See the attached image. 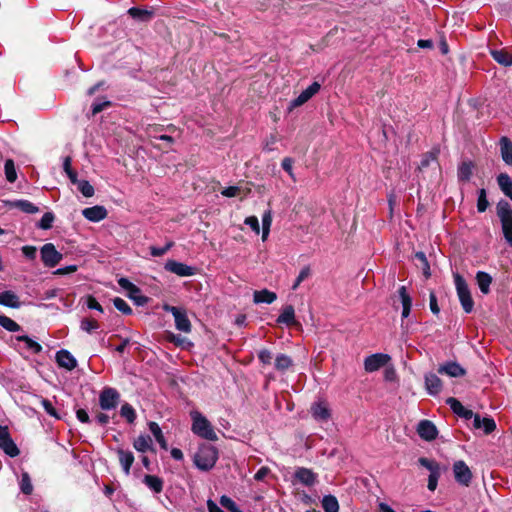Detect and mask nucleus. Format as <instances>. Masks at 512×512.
Here are the masks:
<instances>
[{
  "instance_id": "1",
  "label": "nucleus",
  "mask_w": 512,
  "mask_h": 512,
  "mask_svg": "<svg viewBox=\"0 0 512 512\" xmlns=\"http://www.w3.org/2000/svg\"><path fill=\"white\" fill-rule=\"evenodd\" d=\"M190 416L192 419L191 430L195 435L209 441L218 439L213 426L205 416L198 411H191Z\"/></svg>"
},
{
  "instance_id": "2",
  "label": "nucleus",
  "mask_w": 512,
  "mask_h": 512,
  "mask_svg": "<svg viewBox=\"0 0 512 512\" xmlns=\"http://www.w3.org/2000/svg\"><path fill=\"white\" fill-rule=\"evenodd\" d=\"M218 459V450L209 444L201 445L194 455L195 466L202 470L208 471L214 467Z\"/></svg>"
},
{
  "instance_id": "3",
  "label": "nucleus",
  "mask_w": 512,
  "mask_h": 512,
  "mask_svg": "<svg viewBox=\"0 0 512 512\" xmlns=\"http://www.w3.org/2000/svg\"><path fill=\"white\" fill-rule=\"evenodd\" d=\"M496 214L501 222L502 232L505 240L512 246V207L504 199L496 205Z\"/></svg>"
},
{
  "instance_id": "4",
  "label": "nucleus",
  "mask_w": 512,
  "mask_h": 512,
  "mask_svg": "<svg viewBox=\"0 0 512 512\" xmlns=\"http://www.w3.org/2000/svg\"><path fill=\"white\" fill-rule=\"evenodd\" d=\"M454 283L457 291V295L463 310L466 313H471L474 308V301L472 299L470 290L465 279L458 273L454 274Z\"/></svg>"
},
{
  "instance_id": "5",
  "label": "nucleus",
  "mask_w": 512,
  "mask_h": 512,
  "mask_svg": "<svg viewBox=\"0 0 512 512\" xmlns=\"http://www.w3.org/2000/svg\"><path fill=\"white\" fill-rule=\"evenodd\" d=\"M163 310L173 315L177 330L184 333H189L191 331V322L188 319L185 310L168 304L163 306Z\"/></svg>"
},
{
  "instance_id": "6",
  "label": "nucleus",
  "mask_w": 512,
  "mask_h": 512,
  "mask_svg": "<svg viewBox=\"0 0 512 512\" xmlns=\"http://www.w3.org/2000/svg\"><path fill=\"white\" fill-rule=\"evenodd\" d=\"M120 394L115 388L105 387L99 395V405L103 410H112L117 407Z\"/></svg>"
},
{
  "instance_id": "7",
  "label": "nucleus",
  "mask_w": 512,
  "mask_h": 512,
  "mask_svg": "<svg viewBox=\"0 0 512 512\" xmlns=\"http://www.w3.org/2000/svg\"><path fill=\"white\" fill-rule=\"evenodd\" d=\"M391 360V357L385 353H375L364 359V369L368 373L378 371L385 367Z\"/></svg>"
},
{
  "instance_id": "8",
  "label": "nucleus",
  "mask_w": 512,
  "mask_h": 512,
  "mask_svg": "<svg viewBox=\"0 0 512 512\" xmlns=\"http://www.w3.org/2000/svg\"><path fill=\"white\" fill-rule=\"evenodd\" d=\"M453 473L457 483L469 486L472 480V472L464 461L458 460L453 464Z\"/></svg>"
},
{
  "instance_id": "9",
  "label": "nucleus",
  "mask_w": 512,
  "mask_h": 512,
  "mask_svg": "<svg viewBox=\"0 0 512 512\" xmlns=\"http://www.w3.org/2000/svg\"><path fill=\"white\" fill-rule=\"evenodd\" d=\"M321 88V85L318 82H313L311 85H309L305 90H303L298 97L293 99L290 104L289 108L294 109L296 107L302 106L307 101H309L314 95H316Z\"/></svg>"
},
{
  "instance_id": "10",
  "label": "nucleus",
  "mask_w": 512,
  "mask_h": 512,
  "mask_svg": "<svg viewBox=\"0 0 512 512\" xmlns=\"http://www.w3.org/2000/svg\"><path fill=\"white\" fill-rule=\"evenodd\" d=\"M165 269L181 277L192 276L196 273V268L174 260H169L165 264Z\"/></svg>"
},
{
  "instance_id": "11",
  "label": "nucleus",
  "mask_w": 512,
  "mask_h": 512,
  "mask_svg": "<svg viewBox=\"0 0 512 512\" xmlns=\"http://www.w3.org/2000/svg\"><path fill=\"white\" fill-rule=\"evenodd\" d=\"M294 478L305 486H313L317 482V474L311 469L305 467H297L294 472Z\"/></svg>"
},
{
  "instance_id": "12",
  "label": "nucleus",
  "mask_w": 512,
  "mask_h": 512,
  "mask_svg": "<svg viewBox=\"0 0 512 512\" xmlns=\"http://www.w3.org/2000/svg\"><path fill=\"white\" fill-rule=\"evenodd\" d=\"M417 432L418 435L426 441L436 439L438 434L436 426L429 420H421L418 424Z\"/></svg>"
},
{
  "instance_id": "13",
  "label": "nucleus",
  "mask_w": 512,
  "mask_h": 512,
  "mask_svg": "<svg viewBox=\"0 0 512 512\" xmlns=\"http://www.w3.org/2000/svg\"><path fill=\"white\" fill-rule=\"evenodd\" d=\"M82 215L85 219L91 222H99L106 218L107 210L104 206L95 205L82 210Z\"/></svg>"
},
{
  "instance_id": "14",
  "label": "nucleus",
  "mask_w": 512,
  "mask_h": 512,
  "mask_svg": "<svg viewBox=\"0 0 512 512\" xmlns=\"http://www.w3.org/2000/svg\"><path fill=\"white\" fill-rule=\"evenodd\" d=\"M438 373L450 377H461L465 375L466 371L459 363L449 361L439 366Z\"/></svg>"
},
{
  "instance_id": "15",
  "label": "nucleus",
  "mask_w": 512,
  "mask_h": 512,
  "mask_svg": "<svg viewBox=\"0 0 512 512\" xmlns=\"http://www.w3.org/2000/svg\"><path fill=\"white\" fill-rule=\"evenodd\" d=\"M446 403L447 405H449V407L451 408V410L456 414L458 415L459 417L461 418H464L466 420H469V419H474V416L475 414L473 413L472 410H469L467 408H465L461 402L459 400H457L456 398H453V397H449L447 400H446Z\"/></svg>"
},
{
  "instance_id": "16",
  "label": "nucleus",
  "mask_w": 512,
  "mask_h": 512,
  "mask_svg": "<svg viewBox=\"0 0 512 512\" xmlns=\"http://www.w3.org/2000/svg\"><path fill=\"white\" fill-rule=\"evenodd\" d=\"M57 364L67 370H73L77 366L75 357L65 349H61L56 353Z\"/></svg>"
},
{
  "instance_id": "17",
  "label": "nucleus",
  "mask_w": 512,
  "mask_h": 512,
  "mask_svg": "<svg viewBox=\"0 0 512 512\" xmlns=\"http://www.w3.org/2000/svg\"><path fill=\"white\" fill-rule=\"evenodd\" d=\"M127 13L132 19L141 23L150 22L154 16L153 9H142L139 7H131Z\"/></svg>"
},
{
  "instance_id": "18",
  "label": "nucleus",
  "mask_w": 512,
  "mask_h": 512,
  "mask_svg": "<svg viewBox=\"0 0 512 512\" xmlns=\"http://www.w3.org/2000/svg\"><path fill=\"white\" fill-rule=\"evenodd\" d=\"M116 453L118 455V459L123 469V472L126 475H129L130 469L135 460L133 453L129 450H124L123 448H117Z\"/></svg>"
},
{
  "instance_id": "19",
  "label": "nucleus",
  "mask_w": 512,
  "mask_h": 512,
  "mask_svg": "<svg viewBox=\"0 0 512 512\" xmlns=\"http://www.w3.org/2000/svg\"><path fill=\"white\" fill-rule=\"evenodd\" d=\"M311 414L317 421H327L330 418V410L324 401H319L311 406Z\"/></svg>"
},
{
  "instance_id": "20",
  "label": "nucleus",
  "mask_w": 512,
  "mask_h": 512,
  "mask_svg": "<svg viewBox=\"0 0 512 512\" xmlns=\"http://www.w3.org/2000/svg\"><path fill=\"white\" fill-rule=\"evenodd\" d=\"M473 426L476 429H483L485 434H490L496 429V423L491 417L481 418L479 414H475Z\"/></svg>"
},
{
  "instance_id": "21",
  "label": "nucleus",
  "mask_w": 512,
  "mask_h": 512,
  "mask_svg": "<svg viewBox=\"0 0 512 512\" xmlns=\"http://www.w3.org/2000/svg\"><path fill=\"white\" fill-rule=\"evenodd\" d=\"M500 154L505 164L512 166V141L502 136L499 140Z\"/></svg>"
},
{
  "instance_id": "22",
  "label": "nucleus",
  "mask_w": 512,
  "mask_h": 512,
  "mask_svg": "<svg viewBox=\"0 0 512 512\" xmlns=\"http://www.w3.org/2000/svg\"><path fill=\"white\" fill-rule=\"evenodd\" d=\"M425 387L430 395H437L442 390V381L434 373L425 375Z\"/></svg>"
},
{
  "instance_id": "23",
  "label": "nucleus",
  "mask_w": 512,
  "mask_h": 512,
  "mask_svg": "<svg viewBox=\"0 0 512 512\" xmlns=\"http://www.w3.org/2000/svg\"><path fill=\"white\" fill-rule=\"evenodd\" d=\"M398 294L402 304V318H407L411 311L412 298L408 294L406 286H400Z\"/></svg>"
},
{
  "instance_id": "24",
  "label": "nucleus",
  "mask_w": 512,
  "mask_h": 512,
  "mask_svg": "<svg viewBox=\"0 0 512 512\" xmlns=\"http://www.w3.org/2000/svg\"><path fill=\"white\" fill-rule=\"evenodd\" d=\"M277 299L276 293L269 291L267 289L256 290L253 293V301L256 304H271Z\"/></svg>"
},
{
  "instance_id": "25",
  "label": "nucleus",
  "mask_w": 512,
  "mask_h": 512,
  "mask_svg": "<svg viewBox=\"0 0 512 512\" xmlns=\"http://www.w3.org/2000/svg\"><path fill=\"white\" fill-rule=\"evenodd\" d=\"M278 324H285L291 326L295 323V310L292 305L283 307L281 314L277 318Z\"/></svg>"
},
{
  "instance_id": "26",
  "label": "nucleus",
  "mask_w": 512,
  "mask_h": 512,
  "mask_svg": "<svg viewBox=\"0 0 512 512\" xmlns=\"http://www.w3.org/2000/svg\"><path fill=\"white\" fill-rule=\"evenodd\" d=\"M497 183L499 188L505 196L512 201V179L506 173H501L497 176Z\"/></svg>"
},
{
  "instance_id": "27",
  "label": "nucleus",
  "mask_w": 512,
  "mask_h": 512,
  "mask_svg": "<svg viewBox=\"0 0 512 512\" xmlns=\"http://www.w3.org/2000/svg\"><path fill=\"white\" fill-rule=\"evenodd\" d=\"M0 305L10 308H19L21 303L19 297L14 292L4 291L0 293Z\"/></svg>"
},
{
  "instance_id": "28",
  "label": "nucleus",
  "mask_w": 512,
  "mask_h": 512,
  "mask_svg": "<svg viewBox=\"0 0 512 512\" xmlns=\"http://www.w3.org/2000/svg\"><path fill=\"white\" fill-rule=\"evenodd\" d=\"M133 447L138 452L145 453L153 450V441L149 435H140L134 440Z\"/></svg>"
},
{
  "instance_id": "29",
  "label": "nucleus",
  "mask_w": 512,
  "mask_h": 512,
  "mask_svg": "<svg viewBox=\"0 0 512 512\" xmlns=\"http://www.w3.org/2000/svg\"><path fill=\"white\" fill-rule=\"evenodd\" d=\"M10 206L12 208H17L26 214H35L39 212V208L37 206H35L32 202L24 199L10 202Z\"/></svg>"
},
{
  "instance_id": "30",
  "label": "nucleus",
  "mask_w": 512,
  "mask_h": 512,
  "mask_svg": "<svg viewBox=\"0 0 512 512\" xmlns=\"http://www.w3.org/2000/svg\"><path fill=\"white\" fill-rule=\"evenodd\" d=\"M144 484L154 493L158 494L163 490V480L155 475H145Z\"/></svg>"
},
{
  "instance_id": "31",
  "label": "nucleus",
  "mask_w": 512,
  "mask_h": 512,
  "mask_svg": "<svg viewBox=\"0 0 512 512\" xmlns=\"http://www.w3.org/2000/svg\"><path fill=\"white\" fill-rule=\"evenodd\" d=\"M491 56L492 58L499 63L500 65H503L505 67H509L512 65V55H510L508 52H506L503 49L500 50H491Z\"/></svg>"
},
{
  "instance_id": "32",
  "label": "nucleus",
  "mask_w": 512,
  "mask_h": 512,
  "mask_svg": "<svg viewBox=\"0 0 512 512\" xmlns=\"http://www.w3.org/2000/svg\"><path fill=\"white\" fill-rule=\"evenodd\" d=\"M0 448L10 457H16L19 454V449L9 434L0 440Z\"/></svg>"
},
{
  "instance_id": "33",
  "label": "nucleus",
  "mask_w": 512,
  "mask_h": 512,
  "mask_svg": "<svg viewBox=\"0 0 512 512\" xmlns=\"http://www.w3.org/2000/svg\"><path fill=\"white\" fill-rule=\"evenodd\" d=\"M476 280L480 291L483 294H488L490 292V285L492 282L491 276L488 273L479 271L476 275Z\"/></svg>"
},
{
  "instance_id": "34",
  "label": "nucleus",
  "mask_w": 512,
  "mask_h": 512,
  "mask_svg": "<svg viewBox=\"0 0 512 512\" xmlns=\"http://www.w3.org/2000/svg\"><path fill=\"white\" fill-rule=\"evenodd\" d=\"M473 163L472 162H462L458 167L457 176L459 181L467 182L470 180L473 172Z\"/></svg>"
},
{
  "instance_id": "35",
  "label": "nucleus",
  "mask_w": 512,
  "mask_h": 512,
  "mask_svg": "<svg viewBox=\"0 0 512 512\" xmlns=\"http://www.w3.org/2000/svg\"><path fill=\"white\" fill-rule=\"evenodd\" d=\"M16 340L23 342L25 344V348L33 354H38L42 351V346L27 335L17 336Z\"/></svg>"
},
{
  "instance_id": "36",
  "label": "nucleus",
  "mask_w": 512,
  "mask_h": 512,
  "mask_svg": "<svg viewBox=\"0 0 512 512\" xmlns=\"http://www.w3.org/2000/svg\"><path fill=\"white\" fill-rule=\"evenodd\" d=\"M148 426H149V430L155 437V439L158 442V444L160 445V447L164 450H167V448H168L167 441L165 440V437H164L159 425L156 422H149Z\"/></svg>"
},
{
  "instance_id": "37",
  "label": "nucleus",
  "mask_w": 512,
  "mask_h": 512,
  "mask_svg": "<svg viewBox=\"0 0 512 512\" xmlns=\"http://www.w3.org/2000/svg\"><path fill=\"white\" fill-rule=\"evenodd\" d=\"M322 507L325 512H338L339 511V503L335 496L326 495L322 499Z\"/></svg>"
},
{
  "instance_id": "38",
  "label": "nucleus",
  "mask_w": 512,
  "mask_h": 512,
  "mask_svg": "<svg viewBox=\"0 0 512 512\" xmlns=\"http://www.w3.org/2000/svg\"><path fill=\"white\" fill-rule=\"evenodd\" d=\"M293 365V360L286 354H278L275 358V368L285 371Z\"/></svg>"
},
{
  "instance_id": "39",
  "label": "nucleus",
  "mask_w": 512,
  "mask_h": 512,
  "mask_svg": "<svg viewBox=\"0 0 512 512\" xmlns=\"http://www.w3.org/2000/svg\"><path fill=\"white\" fill-rule=\"evenodd\" d=\"M20 490L22 493L26 495H30L33 491V485L31 478L27 472H23L21 474V478L19 481Z\"/></svg>"
},
{
  "instance_id": "40",
  "label": "nucleus",
  "mask_w": 512,
  "mask_h": 512,
  "mask_svg": "<svg viewBox=\"0 0 512 512\" xmlns=\"http://www.w3.org/2000/svg\"><path fill=\"white\" fill-rule=\"evenodd\" d=\"M120 415L132 424L136 420V412L132 405L124 403L120 409Z\"/></svg>"
},
{
  "instance_id": "41",
  "label": "nucleus",
  "mask_w": 512,
  "mask_h": 512,
  "mask_svg": "<svg viewBox=\"0 0 512 512\" xmlns=\"http://www.w3.org/2000/svg\"><path fill=\"white\" fill-rule=\"evenodd\" d=\"M0 326L9 332H17L21 330V327L18 323L5 315H0Z\"/></svg>"
},
{
  "instance_id": "42",
  "label": "nucleus",
  "mask_w": 512,
  "mask_h": 512,
  "mask_svg": "<svg viewBox=\"0 0 512 512\" xmlns=\"http://www.w3.org/2000/svg\"><path fill=\"white\" fill-rule=\"evenodd\" d=\"M4 170H5L6 179L10 183L15 182L16 179H17V173H16V169H15V165H14L13 160L8 159V160L5 161Z\"/></svg>"
},
{
  "instance_id": "43",
  "label": "nucleus",
  "mask_w": 512,
  "mask_h": 512,
  "mask_svg": "<svg viewBox=\"0 0 512 512\" xmlns=\"http://www.w3.org/2000/svg\"><path fill=\"white\" fill-rule=\"evenodd\" d=\"M489 206V201L487 199L486 190L481 188L478 190V198H477V210L479 213H483L487 210Z\"/></svg>"
},
{
  "instance_id": "44",
  "label": "nucleus",
  "mask_w": 512,
  "mask_h": 512,
  "mask_svg": "<svg viewBox=\"0 0 512 512\" xmlns=\"http://www.w3.org/2000/svg\"><path fill=\"white\" fill-rule=\"evenodd\" d=\"M418 463L428 469L430 471V474H434V472H441V468L439 463H437L434 460H430L425 457H421L418 459Z\"/></svg>"
},
{
  "instance_id": "45",
  "label": "nucleus",
  "mask_w": 512,
  "mask_h": 512,
  "mask_svg": "<svg viewBox=\"0 0 512 512\" xmlns=\"http://www.w3.org/2000/svg\"><path fill=\"white\" fill-rule=\"evenodd\" d=\"M111 106V102L109 100H105L102 98H96L92 103V115H96L102 112L107 107Z\"/></svg>"
},
{
  "instance_id": "46",
  "label": "nucleus",
  "mask_w": 512,
  "mask_h": 512,
  "mask_svg": "<svg viewBox=\"0 0 512 512\" xmlns=\"http://www.w3.org/2000/svg\"><path fill=\"white\" fill-rule=\"evenodd\" d=\"M77 188L84 197H92L95 193L94 187L87 180H81Z\"/></svg>"
},
{
  "instance_id": "47",
  "label": "nucleus",
  "mask_w": 512,
  "mask_h": 512,
  "mask_svg": "<svg viewBox=\"0 0 512 512\" xmlns=\"http://www.w3.org/2000/svg\"><path fill=\"white\" fill-rule=\"evenodd\" d=\"M55 216L52 212H46L38 222V227L44 230H48L52 227Z\"/></svg>"
},
{
  "instance_id": "48",
  "label": "nucleus",
  "mask_w": 512,
  "mask_h": 512,
  "mask_svg": "<svg viewBox=\"0 0 512 512\" xmlns=\"http://www.w3.org/2000/svg\"><path fill=\"white\" fill-rule=\"evenodd\" d=\"M113 304L117 310L122 312L125 315H130L132 313L131 307L128 303L120 297H116L113 299Z\"/></svg>"
},
{
  "instance_id": "49",
  "label": "nucleus",
  "mask_w": 512,
  "mask_h": 512,
  "mask_svg": "<svg viewBox=\"0 0 512 512\" xmlns=\"http://www.w3.org/2000/svg\"><path fill=\"white\" fill-rule=\"evenodd\" d=\"M128 297L130 299H132L135 304H137L138 306H142L144 304L147 303L148 301V298L144 295H142L141 293V290L137 287V292H132V290H130L128 293Z\"/></svg>"
},
{
  "instance_id": "50",
  "label": "nucleus",
  "mask_w": 512,
  "mask_h": 512,
  "mask_svg": "<svg viewBox=\"0 0 512 512\" xmlns=\"http://www.w3.org/2000/svg\"><path fill=\"white\" fill-rule=\"evenodd\" d=\"M271 223H272L271 211H266L262 216L263 239H265L268 236Z\"/></svg>"
},
{
  "instance_id": "51",
  "label": "nucleus",
  "mask_w": 512,
  "mask_h": 512,
  "mask_svg": "<svg viewBox=\"0 0 512 512\" xmlns=\"http://www.w3.org/2000/svg\"><path fill=\"white\" fill-rule=\"evenodd\" d=\"M220 504L231 512H242L239 510L235 501L226 495L221 496Z\"/></svg>"
},
{
  "instance_id": "52",
  "label": "nucleus",
  "mask_w": 512,
  "mask_h": 512,
  "mask_svg": "<svg viewBox=\"0 0 512 512\" xmlns=\"http://www.w3.org/2000/svg\"><path fill=\"white\" fill-rule=\"evenodd\" d=\"M173 242L168 241L163 246H151V256H162L172 247Z\"/></svg>"
},
{
  "instance_id": "53",
  "label": "nucleus",
  "mask_w": 512,
  "mask_h": 512,
  "mask_svg": "<svg viewBox=\"0 0 512 512\" xmlns=\"http://www.w3.org/2000/svg\"><path fill=\"white\" fill-rule=\"evenodd\" d=\"M41 405L48 415H50L56 419L60 418V416L58 415L56 409L54 408V406L50 400L42 398Z\"/></svg>"
},
{
  "instance_id": "54",
  "label": "nucleus",
  "mask_w": 512,
  "mask_h": 512,
  "mask_svg": "<svg viewBox=\"0 0 512 512\" xmlns=\"http://www.w3.org/2000/svg\"><path fill=\"white\" fill-rule=\"evenodd\" d=\"M40 256H62L52 243L44 244L40 249Z\"/></svg>"
},
{
  "instance_id": "55",
  "label": "nucleus",
  "mask_w": 512,
  "mask_h": 512,
  "mask_svg": "<svg viewBox=\"0 0 512 512\" xmlns=\"http://www.w3.org/2000/svg\"><path fill=\"white\" fill-rule=\"evenodd\" d=\"M81 329L87 333H92L96 329H98L99 325L97 321L91 319H83L81 321Z\"/></svg>"
},
{
  "instance_id": "56",
  "label": "nucleus",
  "mask_w": 512,
  "mask_h": 512,
  "mask_svg": "<svg viewBox=\"0 0 512 512\" xmlns=\"http://www.w3.org/2000/svg\"><path fill=\"white\" fill-rule=\"evenodd\" d=\"M437 156L435 152H428L423 155L421 162H420V168H426L428 167L432 162H436Z\"/></svg>"
},
{
  "instance_id": "57",
  "label": "nucleus",
  "mask_w": 512,
  "mask_h": 512,
  "mask_svg": "<svg viewBox=\"0 0 512 512\" xmlns=\"http://www.w3.org/2000/svg\"><path fill=\"white\" fill-rule=\"evenodd\" d=\"M119 286L126 290L127 293L132 290V292H137V286L130 282L127 278L121 277L117 280Z\"/></svg>"
},
{
  "instance_id": "58",
  "label": "nucleus",
  "mask_w": 512,
  "mask_h": 512,
  "mask_svg": "<svg viewBox=\"0 0 512 512\" xmlns=\"http://www.w3.org/2000/svg\"><path fill=\"white\" fill-rule=\"evenodd\" d=\"M245 224L251 228L256 234L260 232V225L256 216H250L245 219Z\"/></svg>"
},
{
  "instance_id": "59",
  "label": "nucleus",
  "mask_w": 512,
  "mask_h": 512,
  "mask_svg": "<svg viewBox=\"0 0 512 512\" xmlns=\"http://www.w3.org/2000/svg\"><path fill=\"white\" fill-rule=\"evenodd\" d=\"M440 476L441 472H434V474H429L427 487L430 491H434L437 488Z\"/></svg>"
},
{
  "instance_id": "60",
  "label": "nucleus",
  "mask_w": 512,
  "mask_h": 512,
  "mask_svg": "<svg viewBox=\"0 0 512 512\" xmlns=\"http://www.w3.org/2000/svg\"><path fill=\"white\" fill-rule=\"evenodd\" d=\"M292 165H293V160L291 158L286 157L282 160L281 166H282L283 170L286 171L292 179H295L294 174H293Z\"/></svg>"
},
{
  "instance_id": "61",
  "label": "nucleus",
  "mask_w": 512,
  "mask_h": 512,
  "mask_svg": "<svg viewBox=\"0 0 512 512\" xmlns=\"http://www.w3.org/2000/svg\"><path fill=\"white\" fill-rule=\"evenodd\" d=\"M258 358L263 364H270L272 361V353L268 349H262L258 353Z\"/></svg>"
},
{
  "instance_id": "62",
  "label": "nucleus",
  "mask_w": 512,
  "mask_h": 512,
  "mask_svg": "<svg viewBox=\"0 0 512 512\" xmlns=\"http://www.w3.org/2000/svg\"><path fill=\"white\" fill-rule=\"evenodd\" d=\"M271 474L270 468L263 466L254 475L256 481H263L268 475Z\"/></svg>"
},
{
  "instance_id": "63",
  "label": "nucleus",
  "mask_w": 512,
  "mask_h": 512,
  "mask_svg": "<svg viewBox=\"0 0 512 512\" xmlns=\"http://www.w3.org/2000/svg\"><path fill=\"white\" fill-rule=\"evenodd\" d=\"M239 191L240 189L237 186H228L222 190L221 194L225 197H235Z\"/></svg>"
},
{
  "instance_id": "64",
  "label": "nucleus",
  "mask_w": 512,
  "mask_h": 512,
  "mask_svg": "<svg viewBox=\"0 0 512 512\" xmlns=\"http://www.w3.org/2000/svg\"><path fill=\"white\" fill-rule=\"evenodd\" d=\"M430 310L433 314L437 315L440 312L439 306L437 304V298L433 292L430 293Z\"/></svg>"
}]
</instances>
